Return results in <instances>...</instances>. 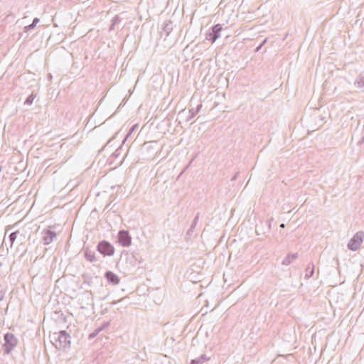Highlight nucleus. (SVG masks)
Listing matches in <instances>:
<instances>
[{"mask_svg":"<svg viewBox=\"0 0 364 364\" xmlns=\"http://www.w3.org/2000/svg\"><path fill=\"white\" fill-rule=\"evenodd\" d=\"M119 242L122 246L124 247H127L131 245L132 239L128 232L120 231L119 232Z\"/></svg>","mask_w":364,"mask_h":364,"instance_id":"7ed1b4c3","label":"nucleus"},{"mask_svg":"<svg viewBox=\"0 0 364 364\" xmlns=\"http://www.w3.org/2000/svg\"><path fill=\"white\" fill-rule=\"evenodd\" d=\"M5 343L4 345V350L6 353H10L12 349L17 344V340L14 334L8 333L4 336Z\"/></svg>","mask_w":364,"mask_h":364,"instance_id":"f257e3e1","label":"nucleus"},{"mask_svg":"<svg viewBox=\"0 0 364 364\" xmlns=\"http://www.w3.org/2000/svg\"><path fill=\"white\" fill-rule=\"evenodd\" d=\"M97 250L104 256H112L114 253V247L107 241H102L97 246Z\"/></svg>","mask_w":364,"mask_h":364,"instance_id":"f03ea898","label":"nucleus"},{"mask_svg":"<svg viewBox=\"0 0 364 364\" xmlns=\"http://www.w3.org/2000/svg\"><path fill=\"white\" fill-rule=\"evenodd\" d=\"M17 234L16 232H13L10 235V239L12 241V242L16 239Z\"/></svg>","mask_w":364,"mask_h":364,"instance_id":"423d86ee","label":"nucleus"},{"mask_svg":"<svg viewBox=\"0 0 364 364\" xmlns=\"http://www.w3.org/2000/svg\"><path fill=\"white\" fill-rule=\"evenodd\" d=\"M215 29L218 31L221 29V28L219 26V25H217L215 26Z\"/></svg>","mask_w":364,"mask_h":364,"instance_id":"0eeeda50","label":"nucleus"},{"mask_svg":"<svg viewBox=\"0 0 364 364\" xmlns=\"http://www.w3.org/2000/svg\"><path fill=\"white\" fill-rule=\"evenodd\" d=\"M105 277L108 282L113 285H116L119 283V279L118 276L112 272H107L105 274Z\"/></svg>","mask_w":364,"mask_h":364,"instance_id":"39448f33","label":"nucleus"},{"mask_svg":"<svg viewBox=\"0 0 364 364\" xmlns=\"http://www.w3.org/2000/svg\"><path fill=\"white\" fill-rule=\"evenodd\" d=\"M363 240L361 237L355 235L353 237L348 243V248L351 250H357L361 245Z\"/></svg>","mask_w":364,"mask_h":364,"instance_id":"20e7f679","label":"nucleus"}]
</instances>
